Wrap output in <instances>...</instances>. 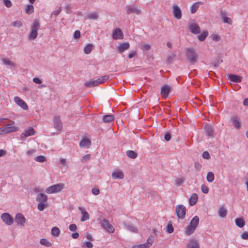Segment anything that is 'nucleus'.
<instances>
[{"mask_svg": "<svg viewBox=\"0 0 248 248\" xmlns=\"http://www.w3.org/2000/svg\"><path fill=\"white\" fill-rule=\"evenodd\" d=\"M229 79L233 82L240 83L241 82L242 77L235 74H231L228 75Z\"/></svg>", "mask_w": 248, "mask_h": 248, "instance_id": "obj_19", "label": "nucleus"}, {"mask_svg": "<svg viewBox=\"0 0 248 248\" xmlns=\"http://www.w3.org/2000/svg\"><path fill=\"white\" fill-rule=\"evenodd\" d=\"M99 17L98 15L96 13L92 12L88 14L87 18L91 20H96Z\"/></svg>", "mask_w": 248, "mask_h": 248, "instance_id": "obj_37", "label": "nucleus"}, {"mask_svg": "<svg viewBox=\"0 0 248 248\" xmlns=\"http://www.w3.org/2000/svg\"><path fill=\"white\" fill-rule=\"evenodd\" d=\"M78 209L81 211L82 214V217L81 218V221L84 222L90 218V215L82 207H79Z\"/></svg>", "mask_w": 248, "mask_h": 248, "instance_id": "obj_18", "label": "nucleus"}, {"mask_svg": "<svg viewBox=\"0 0 248 248\" xmlns=\"http://www.w3.org/2000/svg\"><path fill=\"white\" fill-rule=\"evenodd\" d=\"M103 122L105 123H110L114 120V116L113 115H105L102 118Z\"/></svg>", "mask_w": 248, "mask_h": 248, "instance_id": "obj_25", "label": "nucleus"}, {"mask_svg": "<svg viewBox=\"0 0 248 248\" xmlns=\"http://www.w3.org/2000/svg\"><path fill=\"white\" fill-rule=\"evenodd\" d=\"M92 192L94 195H97L99 194V193L100 192V190H99V189L98 188H96V187H94V188H92Z\"/></svg>", "mask_w": 248, "mask_h": 248, "instance_id": "obj_61", "label": "nucleus"}, {"mask_svg": "<svg viewBox=\"0 0 248 248\" xmlns=\"http://www.w3.org/2000/svg\"><path fill=\"white\" fill-rule=\"evenodd\" d=\"M112 178L113 179H122L124 178V175L122 171H114L111 174Z\"/></svg>", "mask_w": 248, "mask_h": 248, "instance_id": "obj_22", "label": "nucleus"}, {"mask_svg": "<svg viewBox=\"0 0 248 248\" xmlns=\"http://www.w3.org/2000/svg\"><path fill=\"white\" fill-rule=\"evenodd\" d=\"M235 222L236 225L239 228H241L243 227L245 225V221L244 219L241 217L236 218L235 220Z\"/></svg>", "mask_w": 248, "mask_h": 248, "instance_id": "obj_28", "label": "nucleus"}, {"mask_svg": "<svg viewBox=\"0 0 248 248\" xmlns=\"http://www.w3.org/2000/svg\"><path fill=\"white\" fill-rule=\"evenodd\" d=\"M112 37L115 40L122 39L124 38V34L120 29L117 28L113 32Z\"/></svg>", "mask_w": 248, "mask_h": 248, "instance_id": "obj_15", "label": "nucleus"}, {"mask_svg": "<svg viewBox=\"0 0 248 248\" xmlns=\"http://www.w3.org/2000/svg\"><path fill=\"white\" fill-rule=\"evenodd\" d=\"M93 46L92 44L87 45L84 49L85 53L87 54H90L93 50Z\"/></svg>", "mask_w": 248, "mask_h": 248, "instance_id": "obj_38", "label": "nucleus"}, {"mask_svg": "<svg viewBox=\"0 0 248 248\" xmlns=\"http://www.w3.org/2000/svg\"><path fill=\"white\" fill-rule=\"evenodd\" d=\"M54 127L58 130H60L62 128V124L59 116H55L53 120Z\"/></svg>", "mask_w": 248, "mask_h": 248, "instance_id": "obj_16", "label": "nucleus"}, {"mask_svg": "<svg viewBox=\"0 0 248 248\" xmlns=\"http://www.w3.org/2000/svg\"><path fill=\"white\" fill-rule=\"evenodd\" d=\"M199 222V218L198 216H195L191 220L190 225L196 228Z\"/></svg>", "mask_w": 248, "mask_h": 248, "instance_id": "obj_30", "label": "nucleus"}, {"mask_svg": "<svg viewBox=\"0 0 248 248\" xmlns=\"http://www.w3.org/2000/svg\"><path fill=\"white\" fill-rule=\"evenodd\" d=\"M11 124H7L4 126L5 133H8L13 132H16L18 130V128L17 127L12 125L15 124L14 121H11Z\"/></svg>", "mask_w": 248, "mask_h": 248, "instance_id": "obj_9", "label": "nucleus"}, {"mask_svg": "<svg viewBox=\"0 0 248 248\" xmlns=\"http://www.w3.org/2000/svg\"><path fill=\"white\" fill-rule=\"evenodd\" d=\"M1 218L2 221L7 225H11L13 223V219L12 217L7 213H4L1 214Z\"/></svg>", "mask_w": 248, "mask_h": 248, "instance_id": "obj_8", "label": "nucleus"}, {"mask_svg": "<svg viewBox=\"0 0 248 248\" xmlns=\"http://www.w3.org/2000/svg\"><path fill=\"white\" fill-rule=\"evenodd\" d=\"M227 210L223 207H220L218 212V215L221 217H225L226 216Z\"/></svg>", "mask_w": 248, "mask_h": 248, "instance_id": "obj_33", "label": "nucleus"}, {"mask_svg": "<svg viewBox=\"0 0 248 248\" xmlns=\"http://www.w3.org/2000/svg\"><path fill=\"white\" fill-rule=\"evenodd\" d=\"M126 154L127 156L132 159H135L137 157V153L132 150L126 151Z\"/></svg>", "mask_w": 248, "mask_h": 248, "instance_id": "obj_34", "label": "nucleus"}, {"mask_svg": "<svg viewBox=\"0 0 248 248\" xmlns=\"http://www.w3.org/2000/svg\"><path fill=\"white\" fill-rule=\"evenodd\" d=\"M211 38L212 40H213V41H215L216 42L220 40L219 36L218 35L216 34H213L211 35Z\"/></svg>", "mask_w": 248, "mask_h": 248, "instance_id": "obj_57", "label": "nucleus"}, {"mask_svg": "<svg viewBox=\"0 0 248 248\" xmlns=\"http://www.w3.org/2000/svg\"><path fill=\"white\" fill-rule=\"evenodd\" d=\"M14 101L17 105L20 106L24 110H27L28 109V106L26 102L17 96H16L14 98Z\"/></svg>", "mask_w": 248, "mask_h": 248, "instance_id": "obj_11", "label": "nucleus"}, {"mask_svg": "<svg viewBox=\"0 0 248 248\" xmlns=\"http://www.w3.org/2000/svg\"><path fill=\"white\" fill-rule=\"evenodd\" d=\"M198 200V195L196 193H193L189 199V205L191 206L194 205Z\"/></svg>", "mask_w": 248, "mask_h": 248, "instance_id": "obj_26", "label": "nucleus"}, {"mask_svg": "<svg viewBox=\"0 0 248 248\" xmlns=\"http://www.w3.org/2000/svg\"><path fill=\"white\" fill-rule=\"evenodd\" d=\"M91 145V141L88 139H84L79 143L81 147L89 148Z\"/></svg>", "mask_w": 248, "mask_h": 248, "instance_id": "obj_23", "label": "nucleus"}, {"mask_svg": "<svg viewBox=\"0 0 248 248\" xmlns=\"http://www.w3.org/2000/svg\"><path fill=\"white\" fill-rule=\"evenodd\" d=\"M2 62H3V64L7 65H9V66H13V67H15L16 65V63L15 62H14L11 61H9V60L7 59H2Z\"/></svg>", "mask_w": 248, "mask_h": 248, "instance_id": "obj_41", "label": "nucleus"}, {"mask_svg": "<svg viewBox=\"0 0 248 248\" xmlns=\"http://www.w3.org/2000/svg\"><path fill=\"white\" fill-rule=\"evenodd\" d=\"M184 182L183 178H177L175 181V184L177 186H181Z\"/></svg>", "mask_w": 248, "mask_h": 248, "instance_id": "obj_50", "label": "nucleus"}, {"mask_svg": "<svg viewBox=\"0 0 248 248\" xmlns=\"http://www.w3.org/2000/svg\"><path fill=\"white\" fill-rule=\"evenodd\" d=\"M130 47V44L128 42H124L120 44L117 46V51L121 54H122L124 51L128 49Z\"/></svg>", "mask_w": 248, "mask_h": 248, "instance_id": "obj_14", "label": "nucleus"}, {"mask_svg": "<svg viewBox=\"0 0 248 248\" xmlns=\"http://www.w3.org/2000/svg\"><path fill=\"white\" fill-rule=\"evenodd\" d=\"M40 28V24L37 20L33 21L31 26V32L28 35V39L30 40H34L38 35V30Z\"/></svg>", "mask_w": 248, "mask_h": 248, "instance_id": "obj_1", "label": "nucleus"}, {"mask_svg": "<svg viewBox=\"0 0 248 248\" xmlns=\"http://www.w3.org/2000/svg\"><path fill=\"white\" fill-rule=\"evenodd\" d=\"M69 229L71 232H75L77 230V226L75 224H72L69 226Z\"/></svg>", "mask_w": 248, "mask_h": 248, "instance_id": "obj_59", "label": "nucleus"}, {"mask_svg": "<svg viewBox=\"0 0 248 248\" xmlns=\"http://www.w3.org/2000/svg\"><path fill=\"white\" fill-rule=\"evenodd\" d=\"M201 2H195L191 7V12L192 14L195 13L197 10H198L199 4L201 3Z\"/></svg>", "mask_w": 248, "mask_h": 248, "instance_id": "obj_35", "label": "nucleus"}, {"mask_svg": "<svg viewBox=\"0 0 248 248\" xmlns=\"http://www.w3.org/2000/svg\"><path fill=\"white\" fill-rule=\"evenodd\" d=\"M125 227L129 231L132 232H137L138 229L137 227H134L132 225H130L127 223L124 224Z\"/></svg>", "mask_w": 248, "mask_h": 248, "instance_id": "obj_31", "label": "nucleus"}, {"mask_svg": "<svg viewBox=\"0 0 248 248\" xmlns=\"http://www.w3.org/2000/svg\"><path fill=\"white\" fill-rule=\"evenodd\" d=\"M51 232L52 235L58 236L60 233V230L58 227H54L51 229Z\"/></svg>", "mask_w": 248, "mask_h": 248, "instance_id": "obj_42", "label": "nucleus"}, {"mask_svg": "<svg viewBox=\"0 0 248 248\" xmlns=\"http://www.w3.org/2000/svg\"><path fill=\"white\" fill-rule=\"evenodd\" d=\"M80 36V32L78 30H77L74 33V37L75 39H78Z\"/></svg>", "mask_w": 248, "mask_h": 248, "instance_id": "obj_62", "label": "nucleus"}, {"mask_svg": "<svg viewBox=\"0 0 248 248\" xmlns=\"http://www.w3.org/2000/svg\"><path fill=\"white\" fill-rule=\"evenodd\" d=\"M109 78V76L105 75L96 79L94 78L91 79L90 80L87 81L85 83L84 85L87 87H93L97 86L100 84L103 83L105 81L108 80Z\"/></svg>", "mask_w": 248, "mask_h": 248, "instance_id": "obj_2", "label": "nucleus"}, {"mask_svg": "<svg viewBox=\"0 0 248 248\" xmlns=\"http://www.w3.org/2000/svg\"><path fill=\"white\" fill-rule=\"evenodd\" d=\"M25 11L27 14H31L32 13L34 12L33 6L31 4L28 5Z\"/></svg>", "mask_w": 248, "mask_h": 248, "instance_id": "obj_44", "label": "nucleus"}, {"mask_svg": "<svg viewBox=\"0 0 248 248\" xmlns=\"http://www.w3.org/2000/svg\"><path fill=\"white\" fill-rule=\"evenodd\" d=\"M154 241V237L152 235H150L148 237L146 243H145V245L148 246V248L150 247V246L153 244Z\"/></svg>", "mask_w": 248, "mask_h": 248, "instance_id": "obj_45", "label": "nucleus"}, {"mask_svg": "<svg viewBox=\"0 0 248 248\" xmlns=\"http://www.w3.org/2000/svg\"><path fill=\"white\" fill-rule=\"evenodd\" d=\"M47 200V196L42 193H40L37 194L36 197V201L39 202H46Z\"/></svg>", "mask_w": 248, "mask_h": 248, "instance_id": "obj_21", "label": "nucleus"}, {"mask_svg": "<svg viewBox=\"0 0 248 248\" xmlns=\"http://www.w3.org/2000/svg\"><path fill=\"white\" fill-rule=\"evenodd\" d=\"M3 3L7 8H10L12 6V3L10 0H3Z\"/></svg>", "mask_w": 248, "mask_h": 248, "instance_id": "obj_51", "label": "nucleus"}, {"mask_svg": "<svg viewBox=\"0 0 248 248\" xmlns=\"http://www.w3.org/2000/svg\"><path fill=\"white\" fill-rule=\"evenodd\" d=\"M241 238L244 240L248 239V232H245L241 234Z\"/></svg>", "mask_w": 248, "mask_h": 248, "instance_id": "obj_64", "label": "nucleus"}, {"mask_svg": "<svg viewBox=\"0 0 248 248\" xmlns=\"http://www.w3.org/2000/svg\"><path fill=\"white\" fill-rule=\"evenodd\" d=\"M25 221L26 218L22 214L18 213L16 215L15 217V221L17 223L18 226L21 227L24 226Z\"/></svg>", "mask_w": 248, "mask_h": 248, "instance_id": "obj_10", "label": "nucleus"}, {"mask_svg": "<svg viewBox=\"0 0 248 248\" xmlns=\"http://www.w3.org/2000/svg\"><path fill=\"white\" fill-rule=\"evenodd\" d=\"M223 62L222 60L217 59L213 62V65L215 68L217 67L219 64Z\"/></svg>", "mask_w": 248, "mask_h": 248, "instance_id": "obj_55", "label": "nucleus"}, {"mask_svg": "<svg viewBox=\"0 0 248 248\" xmlns=\"http://www.w3.org/2000/svg\"><path fill=\"white\" fill-rule=\"evenodd\" d=\"M206 135L208 136H212L214 134L213 128L210 125H207L205 128Z\"/></svg>", "mask_w": 248, "mask_h": 248, "instance_id": "obj_32", "label": "nucleus"}, {"mask_svg": "<svg viewBox=\"0 0 248 248\" xmlns=\"http://www.w3.org/2000/svg\"><path fill=\"white\" fill-rule=\"evenodd\" d=\"M64 187V185L62 183L51 186L46 189L47 193H54L61 191Z\"/></svg>", "mask_w": 248, "mask_h": 248, "instance_id": "obj_5", "label": "nucleus"}, {"mask_svg": "<svg viewBox=\"0 0 248 248\" xmlns=\"http://www.w3.org/2000/svg\"><path fill=\"white\" fill-rule=\"evenodd\" d=\"M223 19V22L224 23H227L229 25H232V20L226 16V17H224L223 18H222Z\"/></svg>", "mask_w": 248, "mask_h": 248, "instance_id": "obj_52", "label": "nucleus"}, {"mask_svg": "<svg viewBox=\"0 0 248 248\" xmlns=\"http://www.w3.org/2000/svg\"><path fill=\"white\" fill-rule=\"evenodd\" d=\"M176 55L175 54H172L167 59L168 63H172L173 60L175 59Z\"/></svg>", "mask_w": 248, "mask_h": 248, "instance_id": "obj_54", "label": "nucleus"}, {"mask_svg": "<svg viewBox=\"0 0 248 248\" xmlns=\"http://www.w3.org/2000/svg\"><path fill=\"white\" fill-rule=\"evenodd\" d=\"M195 169L197 170H200L202 169V165L198 162H195L194 163Z\"/></svg>", "mask_w": 248, "mask_h": 248, "instance_id": "obj_58", "label": "nucleus"}, {"mask_svg": "<svg viewBox=\"0 0 248 248\" xmlns=\"http://www.w3.org/2000/svg\"><path fill=\"white\" fill-rule=\"evenodd\" d=\"M34 134V130L32 127H31L21 135V138L23 140L24 137H28L33 135Z\"/></svg>", "mask_w": 248, "mask_h": 248, "instance_id": "obj_20", "label": "nucleus"}, {"mask_svg": "<svg viewBox=\"0 0 248 248\" xmlns=\"http://www.w3.org/2000/svg\"><path fill=\"white\" fill-rule=\"evenodd\" d=\"M201 190L203 193L206 194L209 191V188L206 186L202 185L201 186Z\"/></svg>", "mask_w": 248, "mask_h": 248, "instance_id": "obj_53", "label": "nucleus"}, {"mask_svg": "<svg viewBox=\"0 0 248 248\" xmlns=\"http://www.w3.org/2000/svg\"><path fill=\"white\" fill-rule=\"evenodd\" d=\"M47 207V203H45V202H39L38 204L37 208L38 210L42 211L44 210V209Z\"/></svg>", "mask_w": 248, "mask_h": 248, "instance_id": "obj_47", "label": "nucleus"}, {"mask_svg": "<svg viewBox=\"0 0 248 248\" xmlns=\"http://www.w3.org/2000/svg\"><path fill=\"white\" fill-rule=\"evenodd\" d=\"M208 31H204L201 34H200L198 36V39L200 41H204L205 39V38L208 36Z\"/></svg>", "mask_w": 248, "mask_h": 248, "instance_id": "obj_40", "label": "nucleus"}, {"mask_svg": "<svg viewBox=\"0 0 248 248\" xmlns=\"http://www.w3.org/2000/svg\"><path fill=\"white\" fill-rule=\"evenodd\" d=\"M174 231L173 227L172 226L171 221H169L167 225L166 232L169 233H172Z\"/></svg>", "mask_w": 248, "mask_h": 248, "instance_id": "obj_43", "label": "nucleus"}, {"mask_svg": "<svg viewBox=\"0 0 248 248\" xmlns=\"http://www.w3.org/2000/svg\"><path fill=\"white\" fill-rule=\"evenodd\" d=\"M170 87L167 85H164L161 88V94L166 98L170 92Z\"/></svg>", "mask_w": 248, "mask_h": 248, "instance_id": "obj_17", "label": "nucleus"}, {"mask_svg": "<svg viewBox=\"0 0 248 248\" xmlns=\"http://www.w3.org/2000/svg\"><path fill=\"white\" fill-rule=\"evenodd\" d=\"M188 28L190 31L193 34H198L201 31L199 26L195 23H189Z\"/></svg>", "mask_w": 248, "mask_h": 248, "instance_id": "obj_12", "label": "nucleus"}, {"mask_svg": "<svg viewBox=\"0 0 248 248\" xmlns=\"http://www.w3.org/2000/svg\"><path fill=\"white\" fill-rule=\"evenodd\" d=\"M202 156L206 159H209L210 158V154L207 151L204 152L202 154Z\"/></svg>", "mask_w": 248, "mask_h": 248, "instance_id": "obj_60", "label": "nucleus"}, {"mask_svg": "<svg viewBox=\"0 0 248 248\" xmlns=\"http://www.w3.org/2000/svg\"><path fill=\"white\" fill-rule=\"evenodd\" d=\"M215 178L214 174L213 172L210 171L207 174L206 179L207 181L209 183H212L214 181Z\"/></svg>", "mask_w": 248, "mask_h": 248, "instance_id": "obj_36", "label": "nucleus"}, {"mask_svg": "<svg viewBox=\"0 0 248 248\" xmlns=\"http://www.w3.org/2000/svg\"><path fill=\"white\" fill-rule=\"evenodd\" d=\"M187 248H200L198 242L196 240L191 239L188 243Z\"/></svg>", "mask_w": 248, "mask_h": 248, "instance_id": "obj_24", "label": "nucleus"}, {"mask_svg": "<svg viewBox=\"0 0 248 248\" xmlns=\"http://www.w3.org/2000/svg\"><path fill=\"white\" fill-rule=\"evenodd\" d=\"M172 13L176 18L179 19L182 17L181 10L179 6L175 4L173 5Z\"/></svg>", "mask_w": 248, "mask_h": 248, "instance_id": "obj_13", "label": "nucleus"}, {"mask_svg": "<svg viewBox=\"0 0 248 248\" xmlns=\"http://www.w3.org/2000/svg\"><path fill=\"white\" fill-rule=\"evenodd\" d=\"M126 14L129 15L131 14L140 15L141 14V11L140 8L137 5L132 4L127 5L125 7Z\"/></svg>", "mask_w": 248, "mask_h": 248, "instance_id": "obj_4", "label": "nucleus"}, {"mask_svg": "<svg viewBox=\"0 0 248 248\" xmlns=\"http://www.w3.org/2000/svg\"><path fill=\"white\" fill-rule=\"evenodd\" d=\"M186 56L191 64H194L197 62L198 56L195 51L191 48L186 49Z\"/></svg>", "mask_w": 248, "mask_h": 248, "instance_id": "obj_3", "label": "nucleus"}, {"mask_svg": "<svg viewBox=\"0 0 248 248\" xmlns=\"http://www.w3.org/2000/svg\"><path fill=\"white\" fill-rule=\"evenodd\" d=\"M132 248H148V246L145 245V243L138 245H134L132 246Z\"/></svg>", "mask_w": 248, "mask_h": 248, "instance_id": "obj_56", "label": "nucleus"}, {"mask_svg": "<svg viewBox=\"0 0 248 248\" xmlns=\"http://www.w3.org/2000/svg\"><path fill=\"white\" fill-rule=\"evenodd\" d=\"M82 247L83 248H85L86 247L87 248H92L93 247V244L91 242L87 241L82 244Z\"/></svg>", "mask_w": 248, "mask_h": 248, "instance_id": "obj_49", "label": "nucleus"}, {"mask_svg": "<svg viewBox=\"0 0 248 248\" xmlns=\"http://www.w3.org/2000/svg\"><path fill=\"white\" fill-rule=\"evenodd\" d=\"M175 212L178 218L184 219L186 216V208L182 204L177 205L175 207Z\"/></svg>", "mask_w": 248, "mask_h": 248, "instance_id": "obj_6", "label": "nucleus"}, {"mask_svg": "<svg viewBox=\"0 0 248 248\" xmlns=\"http://www.w3.org/2000/svg\"><path fill=\"white\" fill-rule=\"evenodd\" d=\"M196 228L189 225L185 229V234L186 235H190L194 232Z\"/></svg>", "mask_w": 248, "mask_h": 248, "instance_id": "obj_29", "label": "nucleus"}, {"mask_svg": "<svg viewBox=\"0 0 248 248\" xmlns=\"http://www.w3.org/2000/svg\"><path fill=\"white\" fill-rule=\"evenodd\" d=\"M171 135L169 132L166 133V134L164 136V139L167 141L170 140L171 139Z\"/></svg>", "mask_w": 248, "mask_h": 248, "instance_id": "obj_63", "label": "nucleus"}, {"mask_svg": "<svg viewBox=\"0 0 248 248\" xmlns=\"http://www.w3.org/2000/svg\"><path fill=\"white\" fill-rule=\"evenodd\" d=\"M12 26L15 27L19 28L23 25L22 23L20 21H16L11 23Z\"/></svg>", "mask_w": 248, "mask_h": 248, "instance_id": "obj_48", "label": "nucleus"}, {"mask_svg": "<svg viewBox=\"0 0 248 248\" xmlns=\"http://www.w3.org/2000/svg\"><path fill=\"white\" fill-rule=\"evenodd\" d=\"M232 125L237 129L240 128L241 127V123L240 121L236 117H233L232 118Z\"/></svg>", "mask_w": 248, "mask_h": 248, "instance_id": "obj_27", "label": "nucleus"}, {"mask_svg": "<svg viewBox=\"0 0 248 248\" xmlns=\"http://www.w3.org/2000/svg\"><path fill=\"white\" fill-rule=\"evenodd\" d=\"M101 225L106 231L110 233H113L114 231V228L113 226L109 223V221L103 218L100 221Z\"/></svg>", "mask_w": 248, "mask_h": 248, "instance_id": "obj_7", "label": "nucleus"}, {"mask_svg": "<svg viewBox=\"0 0 248 248\" xmlns=\"http://www.w3.org/2000/svg\"><path fill=\"white\" fill-rule=\"evenodd\" d=\"M34 160L38 162H44L46 161V158L43 155H38L34 158Z\"/></svg>", "mask_w": 248, "mask_h": 248, "instance_id": "obj_46", "label": "nucleus"}, {"mask_svg": "<svg viewBox=\"0 0 248 248\" xmlns=\"http://www.w3.org/2000/svg\"><path fill=\"white\" fill-rule=\"evenodd\" d=\"M40 243L41 245L47 247H49L52 245L51 243L45 238L41 239L40 240Z\"/></svg>", "mask_w": 248, "mask_h": 248, "instance_id": "obj_39", "label": "nucleus"}]
</instances>
